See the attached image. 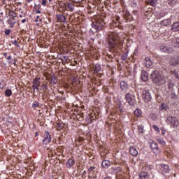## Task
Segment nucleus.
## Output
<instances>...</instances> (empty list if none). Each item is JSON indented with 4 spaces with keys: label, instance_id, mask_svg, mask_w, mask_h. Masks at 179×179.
<instances>
[{
    "label": "nucleus",
    "instance_id": "nucleus-1",
    "mask_svg": "<svg viewBox=\"0 0 179 179\" xmlns=\"http://www.w3.org/2000/svg\"><path fill=\"white\" fill-rule=\"evenodd\" d=\"M150 78L152 83L157 85V86H162L166 83V77L160 73L157 70L152 71L150 74Z\"/></svg>",
    "mask_w": 179,
    "mask_h": 179
},
{
    "label": "nucleus",
    "instance_id": "nucleus-2",
    "mask_svg": "<svg viewBox=\"0 0 179 179\" xmlns=\"http://www.w3.org/2000/svg\"><path fill=\"white\" fill-rule=\"evenodd\" d=\"M106 41L110 50H113V51H117L118 50V41L115 36L109 34Z\"/></svg>",
    "mask_w": 179,
    "mask_h": 179
},
{
    "label": "nucleus",
    "instance_id": "nucleus-3",
    "mask_svg": "<svg viewBox=\"0 0 179 179\" xmlns=\"http://www.w3.org/2000/svg\"><path fill=\"white\" fill-rule=\"evenodd\" d=\"M104 26H106V22L104 19L99 18L95 21V22H92V27L95 29L96 31H100L104 29Z\"/></svg>",
    "mask_w": 179,
    "mask_h": 179
},
{
    "label": "nucleus",
    "instance_id": "nucleus-4",
    "mask_svg": "<svg viewBox=\"0 0 179 179\" xmlns=\"http://www.w3.org/2000/svg\"><path fill=\"white\" fill-rule=\"evenodd\" d=\"M166 122L169 124V125H171V127H173V128L178 127V118H177L176 116L168 117L166 119Z\"/></svg>",
    "mask_w": 179,
    "mask_h": 179
},
{
    "label": "nucleus",
    "instance_id": "nucleus-5",
    "mask_svg": "<svg viewBox=\"0 0 179 179\" xmlns=\"http://www.w3.org/2000/svg\"><path fill=\"white\" fill-rule=\"evenodd\" d=\"M142 99L144 100L145 103H149L152 101V94L149 90H144L142 92Z\"/></svg>",
    "mask_w": 179,
    "mask_h": 179
},
{
    "label": "nucleus",
    "instance_id": "nucleus-6",
    "mask_svg": "<svg viewBox=\"0 0 179 179\" xmlns=\"http://www.w3.org/2000/svg\"><path fill=\"white\" fill-rule=\"evenodd\" d=\"M125 100L127 101L128 104L131 106H135V98L134 95H132L131 93H127L125 95Z\"/></svg>",
    "mask_w": 179,
    "mask_h": 179
},
{
    "label": "nucleus",
    "instance_id": "nucleus-7",
    "mask_svg": "<svg viewBox=\"0 0 179 179\" xmlns=\"http://www.w3.org/2000/svg\"><path fill=\"white\" fill-rule=\"evenodd\" d=\"M51 142V135L48 131H45L44 133V139L43 140V145H48Z\"/></svg>",
    "mask_w": 179,
    "mask_h": 179
},
{
    "label": "nucleus",
    "instance_id": "nucleus-8",
    "mask_svg": "<svg viewBox=\"0 0 179 179\" xmlns=\"http://www.w3.org/2000/svg\"><path fill=\"white\" fill-rule=\"evenodd\" d=\"M150 148H151L153 153L159 154L160 153V150L159 149V145L155 142H152L150 145Z\"/></svg>",
    "mask_w": 179,
    "mask_h": 179
},
{
    "label": "nucleus",
    "instance_id": "nucleus-9",
    "mask_svg": "<svg viewBox=\"0 0 179 179\" xmlns=\"http://www.w3.org/2000/svg\"><path fill=\"white\" fill-rule=\"evenodd\" d=\"M159 170L162 174H167V173H170V166L166 164H161L159 165Z\"/></svg>",
    "mask_w": 179,
    "mask_h": 179
},
{
    "label": "nucleus",
    "instance_id": "nucleus-10",
    "mask_svg": "<svg viewBox=\"0 0 179 179\" xmlns=\"http://www.w3.org/2000/svg\"><path fill=\"white\" fill-rule=\"evenodd\" d=\"M32 87L36 88V91L38 92V86H40V78L36 77L32 81Z\"/></svg>",
    "mask_w": 179,
    "mask_h": 179
},
{
    "label": "nucleus",
    "instance_id": "nucleus-11",
    "mask_svg": "<svg viewBox=\"0 0 179 179\" xmlns=\"http://www.w3.org/2000/svg\"><path fill=\"white\" fill-rule=\"evenodd\" d=\"M159 49L162 52H166L167 54H170V52H173V48L166 45H161Z\"/></svg>",
    "mask_w": 179,
    "mask_h": 179
},
{
    "label": "nucleus",
    "instance_id": "nucleus-12",
    "mask_svg": "<svg viewBox=\"0 0 179 179\" xmlns=\"http://www.w3.org/2000/svg\"><path fill=\"white\" fill-rule=\"evenodd\" d=\"M141 78L143 82H148V80H149V74H148L146 71L143 70L141 71Z\"/></svg>",
    "mask_w": 179,
    "mask_h": 179
},
{
    "label": "nucleus",
    "instance_id": "nucleus-13",
    "mask_svg": "<svg viewBox=\"0 0 179 179\" xmlns=\"http://www.w3.org/2000/svg\"><path fill=\"white\" fill-rule=\"evenodd\" d=\"M179 64V57H172L169 62L170 66H176Z\"/></svg>",
    "mask_w": 179,
    "mask_h": 179
},
{
    "label": "nucleus",
    "instance_id": "nucleus-14",
    "mask_svg": "<svg viewBox=\"0 0 179 179\" xmlns=\"http://www.w3.org/2000/svg\"><path fill=\"white\" fill-rule=\"evenodd\" d=\"M129 153L131 155V156L136 157L139 154L138 152V150L135 147H131L129 149Z\"/></svg>",
    "mask_w": 179,
    "mask_h": 179
},
{
    "label": "nucleus",
    "instance_id": "nucleus-15",
    "mask_svg": "<svg viewBox=\"0 0 179 179\" xmlns=\"http://www.w3.org/2000/svg\"><path fill=\"white\" fill-rule=\"evenodd\" d=\"M111 166V162L110 160H103L101 163V166L103 169H108Z\"/></svg>",
    "mask_w": 179,
    "mask_h": 179
},
{
    "label": "nucleus",
    "instance_id": "nucleus-16",
    "mask_svg": "<svg viewBox=\"0 0 179 179\" xmlns=\"http://www.w3.org/2000/svg\"><path fill=\"white\" fill-rule=\"evenodd\" d=\"M56 17L57 18L58 22H60L61 23H65L66 22V18L63 15H56Z\"/></svg>",
    "mask_w": 179,
    "mask_h": 179
},
{
    "label": "nucleus",
    "instance_id": "nucleus-17",
    "mask_svg": "<svg viewBox=\"0 0 179 179\" xmlns=\"http://www.w3.org/2000/svg\"><path fill=\"white\" fill-rule=\"evenodd\" d=\"M120 89L124 92L128 90V84L125 81L120 82Z\"/></svg>",
    "mask_w": 179,
    "mask_h": 179
},
{
    "label": "nucleus",
    "instance_id": "nucleus-18",
    "mask_svg": "<svg viewBox=\"0 0 179 179\" xmlns=\"http://www.w3.org/2000/svg\"><path fill=\"white\" fill-rule=\"evenodd\" d=\"M172 31H179V22H175L171 25Z\"/></svg>",
    "mask_w": 179,
    "mask_h": 179
},
{
    "label": "nucleus",
    "instance_id": "nucleus-19",
    "mask_svg": "<svg viewBox=\"0 0 179 179\" xmlns=\"http://www.w3.org/2000/svg\"><path fill=\"white\" fill-rule=\"evenodd\" d=\"M152 65H153V62H152V60H150V58L146 57L145 58V66H146V68H152Z\"/></svg>",
    "mask_w": 179,
    "mask_h": 179
},
{
    "label": "nucleus",
    "instance_id": "nucleus-20",
    "mask_svg": "<svg viewBox=\"0 0 179 179\" xmlns=\"http://www.w3.org/2000/svg\"><path fill=\"white\" fill-rule=\"evenodd\" d=\"M75 164V159H69L66 164V166L68 167V169H71L73 166Z\"/></svg>",
    "mask_w": 179,
    "mask_h": 179
},
{
    "label": "nucleus",
    "instance_id": "nucleus-21",
    "mask_svg": "<svg viewBox=\"0 0 179 179\" xmlns=\"http://www.w3.org/2000/svg\"><path fill=\"white\" fill-rule=\"evenodd\" d=\"M161 24L162 26L165 27L170 26V24H171V21L169 19H166L161 22Z\"/></svg>",
    "mask_w": 179,
    "mask_h": 179
},
{
    "label": "nucleus",
    "instance_id": "nucleus-22",
    "mask_svg": "<svg viewBox=\"0 0 179 179\" xmlns=\"http://www.w3.org/2000/svg\"><path fill=\"white\" fill-rule=\"evenodd\" d=\"M100 71H101V66H100L99 64H96L94 66V73H99V72H100Z\"/></svg>",
    "mask_w": 179,
    "mask_h": 179
},
{
    "label": "nucleus",
    "instance_id": "nucleus-23",
    "mask_svg": "<svg viewBox=\"0 0 179 179\" xmlns=\"http://www.w3.org/2000/svg\"><path fill=\"white\" fill-rule=\"evenodd\" d=\"M139 179H149V175L146 172H142L139 175Z\"/></svg>",
    "mask_w": 179,
    "mask_h": 179
},
{
    "label": "nucleus",
    "instance_id": "nucleus-24",
    "mask_svg": "<svg viewBox=\"0 0 179 179\" xmlns=\"http://www.w3.org/2000/svg\"><path fill=\"white\" fill-rule=\"evenodd\" d=\"M8 15H9V16H11V17H13V19H15V17H16V16H17V13H16V12H15V10H10V9L8 11Z\"/></svg>",
    "mask_w": 179,
    "mask_h": 179
},
{
    "label": "nucleus",
    "instance_id": "nucleus-25",
    "mask_svg": "<svg viewBox=\"0 0 179 179\" xmlns=\"http://www.w3.org/2000/svg\"><path fill=\"white\" fill-rule=\"evenodd\" d=\"M157 142L162 146H166V141H164V139L162 137H159L157 138Z\"/></svg>",
    "mask_w": 179,
    "mask_h": 179
},
{
    "label": "nucleus",
    "instance_id": "nucleus-26",
    "mask_svg": "<svg viewBox=\"0 0 179 179\" xmlns=\"http://www.w3.org/2000/svg\"><path fill=\"white\" fill-rule=\"evenodd\" d=\"M129 51H126L124 53H123V55L121 56V59H122V61H127V58H128V54H129Z\"/></svg>",
    "mask_w": 179,
    "mask_h": 179
},
{
    "label": "nucleus",
    "instance_id": "nucleus-27",
    "mask_svg": "<svg viewBox=\"0 0 179 179\" xmlns=\"http://www.w3.org/2000/svg\"><path fill=\"white\" fill-rule=\"evenodd\" d=\"M5 96L6 97H10V96H12V90H10V89L6 90Z\"/></svg>",
    "mask_w": 179,
    "mask_h": 179
},
{
    "label": "nucleus",
    "instance_id": "nucleus-28",
    "mask_svg": "<svg viewBox=\"0 0 179 179\" xmlns=\"http://www.w3.org/2000/svg\"><path fill=\"white\" fill-rule=\"evenodd\" d=\"M134 115L136 117H141L142 116V111H141L140 109H136L135 111H134Z\"/></svg>",
    "mask_w": 179,
    "mask_h": 179
},
{
    "label": "nucleus",
    "instance_id": "nucleus-29",
    "mask_svg": "<svg viewBox=\"0 0 179 179\" xmlns=\"http://www.w3.org/2000/svg\"><path fill=\"white\" fill-rule=\"evenodd\" d=\"M148 3H150L151 6H156V5H157V0H148Z\"/></svg>",
    "mask_w": 179,
    "mask_h": 179
},
{
    "label": "nucleus",
    "instance_id": "nucleus-30",
    "mask_svg": "<svg viewBox=\"0 0 179 179\" xmlns=\"http://www.w3.org/2000/svg\"><path fill=\"white\" fill-rule=\"evenodd\" d=\"M50 82H51L52 85H57V83H58V80L57 79V77L52 76L51 78Z\"/></svg>",
    "mask_w": 179,
    "mask_h": 179
},
{
    "label": "nucleus",
    "instance_id": "nucleus-31",
    "mask_svg": "<svg viewBox=\"0 0 179 179\" xmlns=\"http://www.w3.org/2000/svg\"><path fill=\"white\" fill-rule=\"evenodd\" d=\"M68 8H69V10H70V12H73L75 9V6L73 3H69L67 5Z\"/></svg>",
    "mask_w": 179,
    "mask_h": 179
},
{
    "label": "nucleus",
    "instance_id": "nucleus-32",
    "mask_svg": "<svg viewBox=\"0 0 179 179\" xmlns=\"http://www.w3.org/2000/svg\"><path fill=\"white\" fill-rule=\"evenodd\" d=\"M175 43H176L173 44V47L179 48V38L176 39Z\"/></svg>",
    "mask_w": 179,
    "mask_h": 179
},
{
    "label": "nucleus",
    "instance_id": "nucleus-33",
    "mask_svg": "<svg viewBox=\"0 0 179 179\" xmlns=\"http://www.w3.org/2000/svg\"><path fill=\"white\" fill-rule=\"evenodd\" d=\"M40 106V103L38 102H34V103L32 104V108H37V107Z\"/></svg>",
    "mask_w": 179,
    "mask_h": 179
},
{
    "label": "nucleus",
    "instance_id": "nucleus-34",
    "mask_svg": "<svg viewBox=\"0 0 179 179\" xmlns=\"http://www.w3.org/2000/svg\"><path fill=\"white\" fill-rule=\"evenodd\" d=\"M138 130L139 131L140 134H143V125H138Z\"/></svg>",
    "mask_w": 179,
    "mask_h": 179
},
{
    "label": "nucleus",
    "instance_id": "nucleus-35",
    "mask_svg": "<svg viewBox=\"0 0 179 179\" xmlns=\"http://www.w3.org/2000/svg\"><path fill=\"white\" fill-rule=\"evenodd\" d=\"M171 73H173V75H174L177 79H179V75H178V72H177V71H176V70L172 71Z\"/></svg>",
    "mask_w": 179,
    "mask_h": 179
},
{
    "label": "nucleus",
    "instance_id": "nucleus-36",
    "mask_svg": "<svg viewBox=\"0 0 179 179\" xmlns=\"http://www.w3.org/2000/svg\"><path fill=\"white\" fill-rule=\"evenodd\" d=\"M159 110H166V103H162L161 104V106L159 107Z\"/></svg>",
    "mask_w": 179,
    "mask_h": 179
},
{
    "label": "nucleus",
    "instance_id": "nucleus-37",
    "mask_svg": "<svg viewBox=\"0 0 179 179\" xmlns=\"http://www.w3.org/2000/svg\"><path fill=\"white\" fill-rule=\"evenodd\" d=\"M152 128L153 129H155V131H157V132H159L160 131V129H159V127L156 124L152 125Z\"/></svg>",
    "mask_w": 179,
    "mask_h": 179
},
{
    "label": "nucleus",
    "instance_id": "nucleus-38",
    "mask_svg": "<svg viewBox=\"0 0 179 179\" xmlns=\"http://www.w3.org/2000/svg\"><path fill=\"white\" fill-rule=\"evenodd\" d=\"M42 90H48V86L46 84H42Z\"/></svg>",
    "mask_w": 179,
    "mask_h": 179
},
{
    "label": "nucleus",
    "instance_id": "nucleus-39",
    "mask_svg": "<svg viewBox=\"0 0 179 179\" xmlns=\"http://www.w3.org/2000/svg\"><path fill=\"white\" fill-rule=\"evenodd\" d=\"M94 169H96L94 166H90V168H88L89 173H92V171H93Z\"/></svg>",
    "mask_w": 179,
    "mask_h": 179
},
{
    "label": "nucleus",
    "instance_id": "nucleus-40",
    "mask_svg": "<svg viewBox=\"0 0 179 179\" xmlns=\"http://www.w3.org/2000/svg\"><path fill=\"white\" fill-rule=\"evenodd\" d=\"M152 120L153 121H156V120H157V115H156V114H153L152 116Z\"/></svg>",
    "mask_w": 179,
    "mask_h": 179
},
{
    "label": "nucleus",
    "instance_id": "nucleus-41",
    "mask_svg": "<svg viewBox=\"0 0 179 179\" xmlns=\"http://www.w3.org/2000/svg\"><path fill=\"white\" fill-rule=\"evenodd\" d=\"M5 34L6 36H9L10 34V29H6Z\"/></svg>",
    "mask_w": 179,
    "mask_h": 179
},
{
    "label": "nucleus",
    "instance_id": "nucleus-42",
    "mask_svg": "<svg viewBox=\"0 0 179 179\" xmlns=\"http://www.w3.org/2000/svg\"><path fill=\"white\" fill-rule=\"evenodd\" d=\"M57 128L58 129H62V123H57Z\"/></svg>",
    "mask_w": 179,
    "mask_h": 179
},
{
    "label": "nucleus",
    "instance_id": "nucleus-43",
    "mask_svg": "<svg viewBox=\"0 0 179 179\" xmlns=\"http://www.w3.org/2000/svg\"><path fill=\"white\" fill-rule=\"evenodd\" d=\"M84 0H71L72 2H75L79 3L80 2H83Z\"/></svg>",
    "mask_w": 179,
    "mask_h": 179
},
{
    "label": "nucleus",
    "instance_id": "nucleus-44",
    "mask_svg": "<svg viewBox=\"0 0 179 179\" xmlns=\"http://www.w3.org/2000/svg\"><path fill=\"white\" fill-rule=\"evenodd\" d=\"M125 16H127V17H129V16H131V14L129 13V11L126 10L124 13Z\"/></svg>",
    "mask_w": 179,
    "mask_h": 179
},
{
    "label": "nucleus",
    "instance_id": "nucleus-45",
    "mask_svg": "<svg viewBox=\"0 0 179 179\" xmlns=\"http://www.w3.org/2000/svg\"><path fill=\"white\" fill-rule=\"evenodd\" d=\"M15 47H19V43H17V41L15 40L14 42L13 43Z\"/></svg>",
    "mask_w": 179,
    "mask_h": 179
},
{
    "label": "nucleus",
    "instance_id": "nucleus-46",
    "mask_svg": "<svg viewBox=\"0 0 179 179\" xmlns=\"http://www.w3.org/2000/svg\"><path fill=\"white\" fill-rule=\"evenodd\" d=\"M43 6H45L47 5V0H42Z\"/></svg>",
    "mask_w": 179,
    "mask_h": 179
},
{
    "label": "nucleus",
    "instance_id": "nucleus-47",
    "mask_svg": "<svg viewBox=\"0 0 179 179\" xmlns=\"http://www.w3.org/2000/svg\"><path fill=\"white\" fill-rule=\"evenodd\" d=\"M43 20L40 19L39 16H37V19L35 20L36 23H37V22H42Z\"/></svg>",
    "mask_w": 179,
    "mask_h": 179
},
{
    "label": "nucleus",
    "instance_id": "nucleus-48",
    "mask_svg": "<svg viewBox=\"0 0 179 179\" xmlns=\"http://www.w3.org/2000/svg\"><path fill=\"white\" fill-rule=\"evenodd\" d=\"M119 111H120V113H124V109L122 108V106H119Z\"/></svg>",
    "mask_w": 179,
    "mask_h": 179
},
{
    "label": "nucleus",
    "instance_id": "nucleus-49",
    "mask_svg": "<svg viewBox=\"0 0 179 179\" xmlns=\"http://www.w3.org/2000/svg\"><path fill=\"white\" fill-rule=\"evenodd\" d=\"M134 55H135L136 57L138 55V50H135L134 52Z\"/></svg>",
    "mask_w": 179,
    "mask_h": 179
},
{
    "label": "nucleus",
    "instance_id": "nucleus-50",
    "mask_svg": "<svg viewBox=\"0 0 179 179\" xmlns=\"http://www.w3.org/2000/svg\"><path fill=\"white\" fill-rule=\"evenodd\" d=\"M63 58H64L65 62H66V61H68V56H64Z\"/></svg>",
    "mask_w": 179,
    "mask_h": 179
},
{
    "label": "nucleus",
    "instance_id": "nucleus-51",
    "mask_svg": "<svg viewBox=\"0 0 179 179\" xmlns=\"http://www.w3.org/2000/svg\"><path fill=\"white\" fill-rule=\"evenodd\" d=\"M6 59L10 60V59H12V57H11L10 55H9V56L6 58Z\"/></svg>",
    "mask_w": 179,
    "mask_h": 179
},
{
    "label": "nucleus",
    "instance_id": "nucleus-52",
    "mask_svg": "<svg viewBox=\"0 0 179 179\" xmlns=\"http://www.w3.org/2000/svg\"><path fill=\"white\" fill-rule=\"evenodd\" d=\"M3 55L5 57H6L7 55H8V53H7V52H4V53L3 54Z\"/></svg>",
    "mask_w": 179,
    "mask_h": 179
},
{
    "label": "nucleus",
    "instance_id": "nucleus-53",
    "mask_svg": "<svg viewBox=\"0 0 179 179\" xmlns=\"http://www.w3.org/2000/svg\"><path fill=\"white\" fill-rule=\"evenodd\" d=\"M22 23H26V19H23V20H22Z\"/></svg>",
    "mask_w": 179,
    "mask_h": 179
},
{
    "label": "nucleus",
    "instance_id": "nucleus-54",
    "mask_svg": "<svg viewBox=\"0 0 179 179\" xmlns=\"http://www.w3.org/2000/svg\"><path fill=\"white\" fill-rule=\"evenodd\" d=\"M36 13H41V11L40 10H37Z\"/></svg>",
    "mask_w": 179,
    "mask_h": 179
},
{
    "label": "nucleus",
    "instance_id": "nucleus-55",
    "mask_svg": "<svg viewBox=\"0 0 179 179\" xmlns=\"http://www.w3.org/2000/svg\"><path fill=\"white\" fill-rule=\"evenodd\" d=\"M35 136H38V132L35 133Z\"/></svg>",
    "mask_w": 179,
    "mask_h": 179
},
{
    "label": "nucleus",
    "instance_id": "nucleus-56",
    "mask_svg": "<svg viewBox=\"0 0 179 179\" xmlns=\"http://www.w3.org/2000/svg\"><path fill=\"white\" fill-rule=\"evenodd\" d=\"M162 135H165L166 134V131H162Z\"/></svg>",
    "mask_w": 179,
    "mask_h": 179
},
{
    "label": "nucleus",
    "instance_id": "nucleus-57",
    "mask_svg": "<svg viewBox=\"0 0 179 179\" xmlns=\"http://www.w3.org/2000/svg\"><path fill=\"white\" fill-rule=\"evenodd\" d=\"M33 88V92L34 93V92H36V88H34V87H32Z\"/></svg>",
    "mask_w": 179,
    "mask_h": 179
},
{
    "label": "nucleus",
    "instance_id": "nucleus-58",
    "mask_svg": "<svg viewBox=\"0 0 179 179\" xmlns=\"http://www.w3.org/2000/svg\"><path fill=\"white\" fill-rule=\"evenodd\" d=\"M19 17H23V15H21V14H20V15H19Z\"/></svg>",
    "mask_w": 179,
    "mask_h": 179
},
{
    "label": "nucleus",
    "instance_id": "nucleus-59",
    "mask_svg": "<svg viewBox=\"0 0 179 179\" xmlns=\"http://www.w3.org/2000/svg\"><path fill=\"white\" fill-rule=\"evenodd\" d=\"M104 179H110V177H106Z\"/></svg>",
    "mask_w": 179,
    "mask_h": 179
},
{
    "label": "nucleus",
    "instance_id": "nucleus-60",
    "mask_svg": "<svg viewBox=\"0 0 179 179\" xmlns=\"http://www.w3.org/2000/svg\"><path fill=\"white\" fill-rule=\"evenodd\" d=\"M33 0H27V2H31Z\"/></svg>",
    "mask_w": 179,
    "mask_h": 179
},
{
    "label": "nucleus",
    "instance_id": "nucleus-61",
    "mask_svg": "<svg viewBox=\"0 0 179 179\" xmlns=\"http://www.w3.org/2000/svg\"><path fill=\"white\" fill-rule=\"evenodd\" d=\"M0 15H3V12H1V13H0Z\"/></svg>",
    "mask_w": 179,
    "mask_h": 179
},
{
    "label": "nucleus",
    "instance_id": "nucleus-62",
    "mask_svg": "<svg viewBox=\"0 0 179 179\" xmlns=\"http://www.w3.org/2000/svg\"><path fill=\"white\" fill-rule=\"evenodd\" d=\"M93 178H93V177H90V179H93Z\"/></svg>",
    "mask_w": 179,
    "mask_h": 179
},
{
    "label": "nucleus",
    "instance_id": "nucleus-63",
    "mask_svg": "<svg viewBox=\"0 0 179 179\" xmlns=\"http://www.w3.org/2000/svg\"><path fill=\"white\" fill-rule=\"evenodd\" d=\"M52 0H49V2H52Z\"/></svg>",
    "mask_w": 179,
    "mask_h": 179
},
{
    "label": "nucleus",
    "instance_id": "nucleus-64",
    "mask_svg": "<svg viewBox=\"0 0 179 179\" xmlns=\"http://www.w3.org/2000/svg\"><path fill=\"white\" fill-rule=\"evenodd\" d=\"M13 64H14V65H16V62H14Z\"/></svg>",
    "mask_w": 179,
    "mask_h": 179
}]
</instances>
